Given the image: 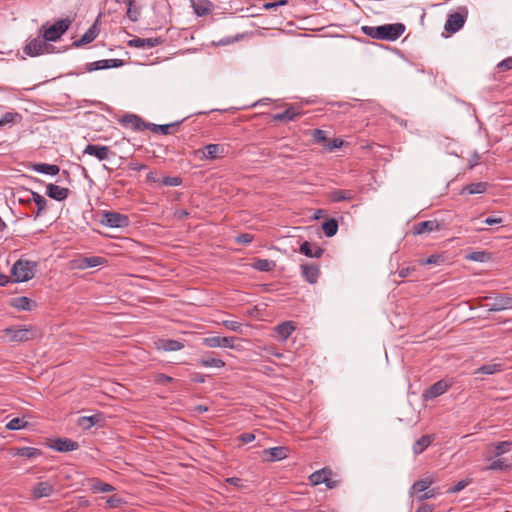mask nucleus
Returning <instances> with one entry per match:
<instances>
[{
    "instance_id": "obj_1",
    "label": "nucleus",
    "mask_w": 512,
    "mask_h": 512,
    "mask_svg": "<svg viewBox=\"0 0 512 512\" xmlns=\"http://www.w3.org/2000/svg\"><path fill=\"white\" fill-rule=\"evenodd\" d=\"M361 31L377 40L396 41L405 31V25L402 23L384 24L380 26H362Z\"/></svg>"
},
{
    "instance_id": "obj_2",
    "label": "nucleus",
    "mask_w": 512,
    "mask_h": 512,
    "mask_svg": "<svg viewBox=\"0 0 512 512\" xmlns=\"http://www.w3.org/2000/svg\"><path fill=\"white\" fill-rule=\"evenodd\" d=\"M38 329L35 326L15 325L0 331V338L9 343H22L36 338Z\"/></svg>"
},
{
    "instance_id": "obj_3",
    "label": "nucleus",
    "mask_w": 512,
    "mask_h": 512,
    "mask_svg": "<svg viewBox=\"0 0 512 512\" xmlns=\"http://www.w3.org/2000/svg\"><path fill=\"white\" fill-rule=\"evenodd\" d=\"M37 263L27 259L20 258L11 268V277L13 282H26L35 275Z\"/></svg>"
},
{
    "instance_id": "obj_4",
    "label": "nucleus",
    "mask_w": 512,
    "mask_h": 512,
    "mask_svg": "<svg viewBox=\"0 0 512 512\" xmlns=\"http://www.w3.org/2000/svg\"><path fill=\"white\" fill-rule=\"evenodd\" d=\"M70 25L71 20L69 18H63L54 22L50 27L42 25L39 31L46 41L56 42L69 29Z\"/></svg>"
},
{
    "instance_id": "obj_5",
    "label": "nucleus",
    "mask_w": 512,
    "mask_h": 512,
    "mask_svg": "<svg viewBox=\"0 0 512 512\" xmlns=\"http://www.w3.org/2000/svg\"><path fill=\"white\" fill-rule=\"evenodd\" d=\"M47 42L48 41H46L41 34L35 38H28L25 46L23 47V52L29 57H36L49 53L52 46Z\"/></svg>"
},
{
    "instance_id": "obj_6",
    "label": "nucleus",
    "mask_w": 512,
    "mask_h": 512,
    "mask_svg": "<svg viewBox=\"0 0 512 512\" xmlns=\"http://www.w3.org/2000/svg\"><path fill=\"white\" fill-rule=\"evenodd\" d=\"M100 223L111 228H125L129 226V217L114 211H103Z\"/></svg>"
},
{
    "instance_id": "obj_7",
    "label": "nucleus",
    "mask_w": 512,
    "mask_h": 512,
    "mask_svg": "<svg viewBox=\"0 0 512 512\" xmlns=\"http://www.w3.org/2000/svg\"><path fill=\"white\" fill-rule=\"evenodd\" d=\"M451 385L449 381L444 379L435 382L423 392L424 400H432L443 395L448 391Z\"/></svg>"
},
{
    "instance_id": "obj_8",
    "label": "nucleus",
    "mask_w": 512,
    "mask_h": 512,
    "mask_svg": "<svg viewBox=\"0 0 512 512\" xmlns=\"http://www.w3.org/2000/svg\"><path fill=\"white\" fill-rule=\"evenodd\" d=\"M467 18V10L464 9V13L455 12L448 16L445 23V30L449 33L458 32L465 24Z\"/></svg>"
},
{
    "instance_id": "obj_9",
    "label": "nucleus",
    "mask_w": 512,
    "mask_h": 512,
    "mask_svg": "<svg viewBox=\"0 0 512 512\" xmlns=\"http://www.w3.org/2000/svg\"><path fill=\"white\" fill-rule=\"evenodd\" d=\"M331 475L332 473L330 470L322 469L312 473L309 479L313 485L324 483L329 489H332L336 486L337 482L331 479Z\"/></svg>"
},
{
    "instance_id": "obj_10",
    "label": "nucleus",
    "mask_w": 512,
    "mask_h": 512,
    "mask_svg": "<svg viewBox=\"0 0 512 512\" xmlns=\"http://www.w3.org/2000/svg\"><path fill=\"white\" fill-rule=\"evenodd\" d=\"M235 337H220V336H211L203 339L202 343L204 346L209 348H234Z\"/></svg>"
},
{
    "instance_id": "obj_11",
    "label": "nucleus",
    "mask_w": 512,
    "mask_h": 512,
    "mask_svg": "<svg viewBox=\"0 0 512 512\" xmlns=\"http://www.w3.org/2000/svg\"><path fill=\"white\" fill-rule=\"evenodd\" d=\"M120 123L134 131H144L147 129V123L136 114H126L120 119Z\"/></svg>"
},
{
    "instance_id": "obj_12",
    "label": "nucleus",
    "mask_w": 512,
    "mask_h": 512,
    "mask_svg": "<svg viewBox=\"0 0 512 512\" xmlns=\"http://www.w3.org/2000/svg\"><path fill=\"white\" fill-rule=\"evenodd\" d=\"M486 307L489 311L499 312L507 309H512V298L500 294L496 296L492 302L487 303Z\"/></svg>"
},
{
    "instance_id": "obj_13",
    "label": "nucleus",
    "mask_w": 512,
    "mask_h": 512,
    "mask_svg": "<svg viewBox=\"0 0 512 512\" xmlns=\"http://www.w3.org/2000/svg\"><path fill=\"white\" fill-rule=\"evenodd\" d=\"M84 154L96 157L99 161L107 160L112 154L108 146H101L96 144H88L84 151Z\"/></svg>"
},
{
    "instance_id": "obj_14",
    "label": "nucleus",
    "mask_w": 512,
    "mask_h": 512,
    "mask_svg": "<svg viewBox=\"0 0 512 512\" xmlns=\"http://www.w3.org/2000/svg\"><path fill=\"white\" fill-rule=\"evenodd\" d=\"M296 325L293 321H285L274 328V337L279 341H286L295 331Z\"/></svg>"
},
{
    "instance_id": "obj_15",
    "label": "nucleus",
    "mask_w": 512,
    "mask_h": 512,
    "mask_svg": "<svg viewBox=\"0 0 512 512\" xmlns=\"http://www.w3.org/2000/svg\"><path fill=\"white\" fill-rule=\"evenodd\" d=\"M224 151V148L220 146L219 144H208L203 149H198L195 151L196 155H200L199 158L201 160L209 159L213 160L216 159L222 154Z\"/></svg>"
},
{
    "instance_id": "obj_16",
    "label": "nucleus",
    "mask_w": 512,
    "mask_h": 512,
    "mask_svg": "<svg viewBox=\"0 0 512 512\" xmlns=\"http://www.w3.org/2000/svg\"><path fill=\"white\" fill-rule=\"evenodd\" d=\"M31 492L34 499L50 497L54 493V486L48 481H41L35 484Z\"/></svg>"
},
{
    "instance_id": "obj_17",
    "label": "nucleus",
    "mask_w": 512,
    "mask_h": 512,
    "mask_svg": "<svg viewBox=\"0 0 512 512\" xmlns=\"http://www.w3.org/2000/svg\"><path fill=\"white\" fill-rule=\"evenodd\" d=\"M50 447L58 452H69L79 448L78 442L68 438H57L55 439Z\"/></svg>"
},
{
    "instance_id": "obj_18",
    "label": "nucleus",
    "mask_w": 512,
    "mask_h": 512,
    "mask_svg": "<svg viewBox=\"0 0 512 512\" xmlns=\"http://www.w3.org/2000/svg\"><path fill=\"white\" fill-rule=\"evenodd\" d=\"M439 229H440V224L437 220H426V221L415 223L413 225L412 231L415 235H421L424 233L438 231Z\"/></svg>"
},
{
    "instance_id": "obj_19",
    "label": "nucleus",
    "mask_w": 512,
    "mask_h": 512,
    "mask_svg": "<svg viewBox=\"0 0 512 512\" xmlns=\"http://www.w3.org/2000/svg\"><path fill=\"white\" fill-rule=\"evenodd\" d=\"M163 43V39L161 37H151V38H140L136 37L128 42L130 47L135 48H153Z\"/></svg>"
},
{
    "instance_id": "obj_20",
    "label": "nucleus",
    "mask_w": 512,
    "mask_h": 512,
    "mask_svg": "<svg viewBox=\"0 0 512 512\" xmlns=\"http://www.w3.org/2000/svg\"><path fill=\"white\" fill-rule=\"evenodd\" d=\"M46 194L48 197L56 201H64L70 194V190L65 187H60L55 184H48L46 187Z\"/></svg>"
},
{
    "instance_id": "obj_21",
    "label": "nucleus",
    "mask_w": 512,
    "mask_h": 512,
    "mask_svg": "<svg viewBox=\"0 0 512 512\" xmlns=\"http://www.w3.org/2000/svg\"><path fill=\"white\" fill-rule=\"evenodd\" d=\"M320 274L319 266L316 264H302L301 275L310 284L317 282Z\"/></svg>"
},
{
    "instance_id": "obj_22",
    "label": "nucleus",
    "mask_w": 512,
    "mask_h": 512,
    "mask_svg": "<svg viewBox=\"0 0 512 512\" xmlns=\"http://www.w3.org/2000/svg\"><path fill=\"white\" fill-rule=\"evenodd\" d=\"M191 7L198 17H204L212 12L213 4L209 0H190Z\"/></svg>"
},
{
    "instance_id": "obj_23",
    "label": "nucleus",
    "mask_w": 512,
    "mask_h": 512,
    "mask_svg": "<svg viewBox=\"0 0 512 512\" xmlns=\"http://www.w3.org/2000/svg\"><path fill=\"white\" fill-rule=\"evenodd\" d=\"M355 195V191L353 190L335 189L328 192V199L334 203L351 201L355 198Z\"/></svg>"
},
{
    "instance_id": "obj_24",
    "label": "nucleus",
    "mask_w": 512,
    "mask_h": 512,
    "mask_svg": "<svg viewBox=\"0 0 512 512\" xmlns=\"http://www.w3.org/2000/svg\"><path fill=\"white\" fill-rule=\"evenodd\" d=\"M300 253L311 258H320L324 250L315 243L304 241L299 248Z\"/></svg>"
},
{
    "instance_id": "obj_25",
    "label": "nucleus",
    "mask_w": 512,
    "mask_h": 512,
    "mask_svg": "<svg viewBox=\"0 0 512 512\" xmlns=\"http://www.w3.org/2000/svg\"><path fill=\"white\" fill-rule=\"evenodd\" d=\"M99 34V28L97 22H95L82 36L80 39L73 42V46L80 47L86 45L95 40Z\"/></svg>"
},
{
    "instance_id": "obj_26",
    "label": "nucleus",
    "mask_w": 512,
    "mask_h": 512,
    "mask_svg": "<svg viewBox=\"0 0 512 512\" xmlns=\"http://www.w3.org/2000/svg\"><path fill=\"white\" fill-rule=\"evenodd\" d=\"M11 306L20 311H30L36 303L26 296H20L12 299Z\"/></svg>"
},
{
    "instance_id": "obj_27",
    "label": "nucleus",
    "mask_w": 512,
    "mask_h": 512,
    "mask_svg": "<svg viewBox=\"0 0 512 512\" xmlns=\"http://www.w3.org/2000/svg\"><path fill=\"white\" fill-rule=\"evenodd\" d=\"M158 348L164 351H178L184 348V343L174 339H160Z\"/></svg>"
},
{
    "instance_id": "obj_28",
    "label": "nucleus",
    "mask_w": 512,
    "mask_h": 512,
    "mask_svg": "<svg viewBox=\"0 0 512 512\" xmlns=\"http://www.w3.org/2000/svg\"><path fill=\"white\" fill-rule=\"evenodd\" d=\"M264 453L270 461H280L287 457V448L282 446L271 447L264 450Z\"/></svg>"
},
{
    "instance_id": "obj_29",
    "label": "nucleus",
    "mask_w": 512,
    "mask_h": 512,
    "mask_svg": "<svg viewBox=\"0 0 512 512\" xmlns=\"http://www.w3.org/2000/svg\"><path fill=\"white\" fill-rule=\"evenodd\" d=\"M433 482V479L429 477L414 482L411 487V495H415L417 498L419 494L429 489Z\"/></svg>"
},
{
    "instance_id": "obj_30",
    "label": "nucleus",
    "mask_w": 512,
    "mask_h": 512,
    "mask_svg": "<svg viewBox=\"0 0 512 512\" xmlns=\"http://www.w3.org/2000/svg\"><path fill=\"white\" fill-rule=\"evenodd\" d=\"M91 482V490L93 493H108L113 492L115 487L109 483L103 482L97 478H92Z\"/></svg>"
},
{
    "instance_id": "obj_31",
    "label": "nucleus",
    "mask_w": 512,
    "mask_h": 512,
    "mask_svg": "<svg viewBox=\"0 0 512 512\" xmlns=\"http://www.w3.org/2000/svg\"><path fill=\"white\" fill-rule=\"evenodd\" d=\"M433 435H424L419 438L413 445V453L415 455L421 454L425 449H427L430 444L433 442Z\"/></svg>"
},
{
    "instance_id": "obj_32",
    "label": "nucleus",
    "mask_w": 512,
    "mask_h": 512,
    "mask_svg": "<svg viewBox=\"0 0 512 512\" xmlns=\"http://www.w3.org/2000/svg\"><path fill=\"white\" fill-rule=\"evenodd\" d=\"M33 170L38 173L54 176L59 173L60 168L55 164L37 163L33 165Z\"/></svg>"
},
{
    "instance_id": "obj_33",
    "label": "nucleus",
    "mask_w": 512,
    "mask_h": 512,
    "mask_svg": "<svg viewBox=\"0 0 512 512\" xmlns=\"http://www.w3.org/2000/svg\"><path fill=\"white\" fill-rule=\"evenodd\" d=\"M299 115L300 112L295 107L290 106L283 112L275 114L273 118L276 121L288 122L294 120Z\"/></svg>"
},
{
    "instance_id": "obj_34",
    "label": "nucleus",
    "mask_w": 512,
    "mask_h": 512,
    "mask_svg": "<svg viewBox=\"0 0 512 512\" xmlns=\"http://www.w3.org/2000/svg\"><path fill=\"white\" fill-rule=\"evenodd\" d=\"M14 451V455L29 459L36 458L42 454L40 449L26 446L15 448Z\"/></svg>"
},
{
    "instance_id": "obj_35",
    "label": "nucleus",
    "mask_w": 512,
    "mask_h": 512,
    "mask_svg": "<svg viewBox=\"0 0 512 512\" xmlns=\"http://www.w3.org/2000/svg\"><path fill=\"white\" fill-rule=\"evenodd\" d=\"M251 266L258 271L261 272H269L272 271L275 267V262L268 259L257 258L253 261Z\"/></svg>"
},
{
    "instance_id": "obj_36",
    "label": "nucleus",
    "mask_w": 512,
    "mask_h": 512,
    "mask_svg": "<svg viewBox=\"0 0 512 512\" xmlns=\"http://www.w3.org/2000/svg\"><path fill=\"white\" fill-rule=\"evenodd\" d=\"M101 420V414H95L92 416H83L80 417L78 420V425L87 430L93 427L95 424H97Z\"/></svg>"
},
{
    "instance_id": "obj_37",
    "label": "nucleus",
    "mask_w": 512,
    "mask_h": 512,
    "mask_svg": "<svg viewBox=\"0 0 512 512\" xmlns=\"http://www.w3.org/2000/svg\"><path fill=\"white\" fill-rule=\"evenodd\" d=\"M33 203H35L37 210L35 211L34 218H38L47 208V200L44 196L35 192L33 197Z\"/></svg>"
},
{
    "instance_id": "obj_38",
    "label": "nucleus",
    "mask_w": 512,
    "mask_h": 512,
    "mask_svg": "<svg viewBox=\"0 0 512 512\" xmlns=\"http://www.w3.org/2000/svg\"><path fill=\"white\" fill-rule=\"evenodd\" d=\"M34 191L30 189H21L16 192L18 202L24 205H31L33 203Z\"/></svg>"
},
{
    "instance_id": "obj_39",
    "label": "nucleus",
    "mask_w": 512,
    "mask_h": 512,
    "mask_svg": "<svg viewBox=\"0 0 512 512\" xmlns=\"http://www.w3.org/2000/svg\"><path fill=\"white\" fill-rule=\"evenodd\" d=\"M179 122L176 123H170V124H164V125H158L154 123H147V129L151 130L155 133H162L164 135L170 134V129L174 126H177Z\"/></svg>"
},
{
    "instance_id": "obj_40",
    "label": "nucleus",
    "mask_w": 512,
    "mask_h": 512,
    "mask_svg": "<svg viewBox=\"0 0 512 512\" xmlns=\"http://www.w3.org/2000/svg\"><path fill=\"white\" fill-rule=\"evenodd\" d=\"M322 230L327 237H332L338 231V222L334 218H330L323 222Z\"/></svg>"
},
{
    "instance_id": "obj_41",
    "label": "nucleus",
    "mask_w": 512,
    "mask_h": 512,
    "mask_svg": "<svg viewBox=\"0 0 512 512\" xmlns=\"http://www.w3.org/2000/svg\"><path fill=\"white\" fill-rule=\"evenodd\" d=\"M105 259L99 256L85 257L81 261L80 268H93L102 265Z\"/></svg>"
},
{
    "instance_id": "obj_42",
    "label": "nucleus",
    "mask_w": 512,
    "mask_h": 512,
    "mask_svg": "<svg viewBox=\"0 0 512 512\" xmlns=\"http://www.w3.org/2000/svg\"><path fill=\"white\" fill-rule=\"evenodd\" d=\"M487 190V183L485 182H477L467 185L463 188V192L467 194H481Z\"/></svg>"
},
{
    "instance_id": "obj_43",
    "label": "nucleus",
    "mask_w": 512,
    "mask_h": 512,
    "mask_svg": "<svg viewBox=\"0 0 512 512\" xmlns=\"http://www.w3.org/2000/svg\"><path fill=\"white\" fill-rule=\"evenodd\" d=\"M502 370V365L497 363L485 364L476 370L477 374L492 375Z\"/></svg>"
},
{
    "instance_id": "obj_44",
    "label": "nucleus",
    "mask_w": 512,
    "mask_h": 512,
    "mask_svg": "<svg viewBox=\"0 0 512 512\" xmlns=\"http://www.w3.org/2000/svg\"><path fill=\"white\" fill-rule=\"evenodd\" d=\"M510 465L504 459H497L492 461L488 466L483 468L484 471H505L509 469Z\"/></svg>"
},
{
    "instance_id": "obj_45",
    "label": "nucleus",
    "mask_w": 512,
    "mask_h": 512,
    "mask_svg": "<svg viewBox=\"0 0 512 512\" xmlns=\"http://www.w3.org/2000/svg\"><path fill=\"white\" fill-rule=\"evenodd\" d=\"M512 442L510 441H501L494 445V456L499 457L503 454H506L511 451Z\"/></svg>"
},
{
    "instance_id": "obj_46",
    "label": "nucleus",
    "mask_w": 512,
    "mask_h": 512,
    "mask_svg": "<svg viewBox=\"0 0 512 512\" xmlns=\"http://www.w3.org/2000/svg\"><path fill=\"white\" fill-rule=\"evenodd\" d=\"M199 364L203 367L215 368H222L225 366V362L220 358H203L199 361Z\"/></svg>"
},
{
    "instance_id": "obj_47",
    "label": "nucleus",
    "mask_w": 512,
    "mask_h": 512,
    "mask_svg": "<svg viewBox=\"0 0 512 512\" xmlns=\"http://www.w3.org/2000/svg\"><path fill=\"white\" fill-rule=\"evenodd\" d=\"M27 421L24 420V418H13L11 419L7 424H6V428L8 430H13V431H16V430H20V429H23L27 426Z\"/></svg>"
},
{
    "instance_id": "obj_48",
    "label": "nucleus",
    "mask_w": 512,
    "mask_h": 512,
    "mask_svg": "<svg viewBox=\"0 0 512 512\" xmlns=\"http://www.w3.org/2000/svg\"><path fill=\"white\" fill-rule=\"evenodd\" d=\"M21 120V115L16 112H6L1 118H0V126L9 124V123H15L17 121Z\"/></svg>"
},
{
    "instance_id": "obj_49",
    "label": "nucleus",
    "mask_w": 512,
    "mask_h": 512,
    "mask_svg": "<svg viewBox=\"0 0 512 512\" xmlns=\"http://www.w3.org/2000/svg\"><path fill=\"white\" fill-rule=\"evenodd\" d=\"M311 135L314 142L322 144L323 146L328 140L326 131L322 129H314Z\"/></svg>"
},
{
    "instance_id": "obj_50",
    "label": "nucleus",
    "mask_w": 512,
    "mask_h": 512,
    "mask_svg": "<svg viewBox=\"0 0 512 512\" xmlns=\"http://www.w3.org/2000/svg\"><path fill=\"white\" fill-rule=\"evenodd\" d=\"M344 145V141L340 138H335L333 140H327V142L324 144V148L328 151V152H332L334 151L335 149H338V148H341L342 146Z\"/></svg>"
},
{
    "instance_id": "obj_51",
    "label": "nucleus",
    "mask_w": 512,
    "mask_h": 512,
    "mask_svg": "<svg viewBox=\"0 0 512 512\" xmlns=\"http://www.w3.org/2000/svg\"><path fill=\"white\" fill-rule=\"evenodd\" d=\"M182 179L178 176H165L161 179V184L169 187H177L181 185Z\"/></svg>"
},
{
    "instance_id": "obj_52",
    "label": "nucleus",
    "mask_w": 512,
    "mask_h": 512,
    "mask_svg": "<svg viewBox=\"0 0 512 512\" xmlns=\"http://www.w3.org/2000/svg\"><path fill=\"white\" fill-rule=\"evenodd\" d=\"M467 259L476 261V262H484L488 259V253L485 251H475L470 253L467 256Z\"/></svg>"
},
{
    "instance_id": "obj_53",
    "label": "nucleus",
    "mask_w": 512,
    "mask_h": 512,
    "mask_svg": "<svg viewBox=\"0 0 512 512\" xmlns=\"http://www.w3.org/2000/svg\"><path fill=\"white\" fill-rule=\"evenodd\" d=\"M126 16L132 21L136 22L139 19L140 16V10L136 7V4L134 6H127Z\"/></svg>"
},
{
    "instance_id": "obj_54",
    "label": "nucleus",
    "mask_w": 512,
    "mask_h": 512,
    "mask_svg": "<svg viewBox=\"0 0 512 512\" xmlns=\"http://www.w3.org/2000/svg\"><path fill=\"white\" fill-rule=\"evenodd\" d=\"M222 324L229 330L242 333V324L233 320H224Z\"/></svg>"
},
{
    "instance_id": "obj_55",
    "label": "nucleus",
    "mask_w": 512,
    "mask_h": 512,
    "mask_svg": "<svg viewBox=\"0 0 512 512\" xmlns=\"http://www.w3.org/2000/svg\"><path fill=\"white\" fill-rule=\"evenodd\" d=\"M105 65H106V62H104V60H98L95 62H91L86 65V71L92 72V71H96V70H102V69H105Z\"/></svg>"
},
{
    "instance_id": "obj_56",
    "label": "nucleus",
    "mask_w": 512,
    "mask_h": 512,
    "mask_svg": "<svg viewBox=\"0 0 512 512\" xmlns=\"http://www.w3.org/2000/svg\"><path fill=\"white\" fill-rule=\"evenodd\" d=\"M107 505L110 508L119 507L122 503H124L123 499L117 495H112L106 500Z\"/></svg>"
},
{
    "instance_id": "obj_57",
    "label": "nucleus",
    "mask_w": 512,
    "mask_h": 512,
    "mask_svg": "<svg viewBox=\"0 0 512 512\" xmlns=\"http://www.w3.org/2000/svg\"><path fill=\"white\" fill-rule=\"evenodd\" d=\"M253 241V236L249 233H243L237 236L236 242L239 244L247 245Z\"/></svg>"
},
{
    "instance_id": "obj_58",
    "label": "nucleus",
    "mask_w": 512,
    "mask_h": 512,
    "mask_svg": "<svg viewBox=\"0 0 512 512\" xmlns=\"http://www.w3.org/2000/svg\"><path fill=\"white\" fill-rule=\"evenodd\" d=\"M435 495H436V492H435L434 489H430V490L427 489L426 491H424L421 494H419L416 499L419 502H422V501H424L426 499H431V498L435 497Z\"/></svg>"
},
{
    "instance_id": "obj_59",
    "label": "nucleus",
    "mask_w": 512,
    "mask_h": 512,
    "mask_svg": "<svg viewBox=\"0 0 512 512\" xmlns=\"http://www.w3.org/2000/svg\"><path fill=\"white\" fill-rule=\"evenodd\" d=\"M104 62H106L105 69L118 68L123 65V60L121 59H104Z\"/></svg>"
},
{
    "instance_id": "obj_60",
    "label": "nucleus",
    "mask_w": 512,
    "mask_h": 512,
    "mask_svg": "<svg viewBox=\"0 0 512 512\" xmlns=\"http://www.w3.org/2000/svg\"><path fill=\"white\" fill-rule=\"evenodd\" d=\"M498 68L502 71H508L512 69V57H508L498 64Z\"/></svg>"
},
{
    "instance_id": "obj_61",
    "label": "nucleus",
    "mask_w": 512,
    "mask_h": 512,
    "mask_svg": "<svg viewBox=\"0 0 512 512\" xmlns=\"http://www.w3.org/2000/svg\"><path fill=\"white\" fill-rule=\"evenodd\" d=\"M480 160L479 154L475 151L471 154L470 158L468 159V166L469 169H473L476 165H478Z\"/></svg>"
},
{
    "instance_id": "obj_62",
    "label": "nucleus",
    "mask_w": 512,
    "mask_h": 512,
    "mask_svg": "<svg viewBox=\"0 0 512 512\" xmlns=\"http://www.w3.org/2000/svg\"><path fill=\"white\" fill-rule=\"evenodd\" d=\"M239 440L242 443L247 444V443H250V442L255 440V435L253 433H250V432L242 433L239 436Z\"/></svg>"
},
{
    "instance_id": "obj_63",
    "label": "nucleus",
    "mask_w": 512,
    "mask_h": 512,
    "mask_svg": "<svg viewBox=\"0 0 512 512\" xmlns=\"http://www.w3.org/2000/svg\"><path fill=\"white\" fill-rule=\"evenodd\" d=\"M468 485V482L465 480H461L457 482L451 489L450 492L457 493L463 490Z\"/></svg>"
},
{
    "instance_id": "obj_64",
    "label": "nucleus",
    "mask_w": 512,
    "mask_h": 512,
    "mask_svg": "<svg viewBox=\"0 0 512 512\" xmlns=\"http://www.w3.org/2000/svg\"><path fill=\"white\" fill-rule=\"evenodd\" d=\"M226 482L232 486L239 488V489L243 487V481H242V479H240L238 477L227 478Z\"/></svg>"
}]
</instances>
